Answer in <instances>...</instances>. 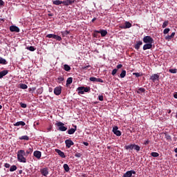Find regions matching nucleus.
Instances as JSON below:
<instances>
[{"label": "nucleus", "mask_w": 177, "mask_h": 177, "mask_svg": "<svg viewBox=\"0 0 177 177\" xmlns=\"http://www.w3.org/2000/svg\"><path fill=\"white\" fill-rule=\"evenodd\" d=\"M34 151V149L32 147H30L27 150L26 152L24 150H19L17 152V160L19 162H24L26 164L27 162V159L24 157L26 156H28V154H32V151Z\"/></svg>", "instance_id": "1"}, {"label": "nucleus", "mask_w": 177, "mask_h": 177, "mask_svg": "<svg viewBox=\"0 0 177 177\" xmlns=\"http://www.w3.org/2000/svg\"><path fill=\"white\" fill-rule=\"evenodd\" d=\"M55 127H57L59 131H61V132H66V131H67V127H64V123L62 122L55 123Z\"/></svg>", "instance_id": "2"}, {"label": "nucleus", "mask_w": 177, "mask_h": 177, "mask_svg": "<svg viewBox=\"0 0 177 177\" xmlns=\"http://www.w3.org/2000/svg\"><path fill=\"white\" fill-rule=\"evenodd\" d=\"M142 41L145 44H154V39L151 36H145Z\"/></svg>", "instance_id": "3"}, {"label": "nucleus", "mask_w": 177, "mask_h": 177, "mask_svg": "<svg viewBox=\"0 0 177 177\" xmlns=\"http://www.w3.org/2000/svg\"><path fill=\"white\" fill-rule=\"evenodd\" d=\"M46 38H53V39H56L57 41H62V37L57 35L48 34L46 35Z\"/></svg>", "instance_id": "4"}, {"label": "nucleus", "mask_w": 177, "mask_h": 177, "mask_svg": "<svg viewBox=\"0 0 177 177\" xmlns=\"http://www.w3.org/2000/svg\"><path fill=\"white\" fill-rule=\"evenodd\" d=\"M40 172L43 176H48L49 175V169L48 167H44L40 169Z\"/></svg>", "instance_id": "5"}, {"label": "nucleus", "mask_w": 177, "mask_h": 177, "mask_svg": "<svg viewBox=\"0 0 177 177\" xmlns=\"http://www.w3.org/2000/svg\"><path fill=\"white\" fill-rule=\"evenodd\" d=\"M150 80L153 82L156 81H160V73L153 74L150 77Z\"/></svg>", "instance_id": "6"}, {"label": "nucleus", "mask_w": 177, "mask_h": 177, "mask_svg": "<svg viewBox=\"0 0 177 177\" xmlns=\"http://www.w3.org/2000/svg\"><path fill=\"white\" fill-rule=\"evenodd\" d=\"M73 3H75V0L62 1V4H64V6H70V5H73Z\"/></svg>", "instance_id": "7"}, {"label": "nucleus", "mask_w": 177, "mask_h": 177, "mask_svg": "<svg viewBox=\"0 0 177 177\" xmlns=\"http://www.w3.org/2000/svg\"><path fill=\"white\" fill-rule=\"evenodd\" d=\"M10 31L11 32H20V28L15 25H12L10 26Z\"/></svg>", "instance_id": "8"}, {"label": "nucleus", "mask_w": 177, "mask_h": 177, "mask_svg": "<svg viewBox=\"0 0 177 177\" xmlns=\"http://www.w3.org/2000/svg\"><path fill=\"white\" fill-rule=\"evenodd\" d=\"M65 145L68 149H70V147H71L72 146H74V142H73L71 139L66 140Z\"/></svg>", "instance_id": "9"}, {"label": "nucleus", "mask_w": 177, "mask_h": 177, "mask_svg": "<svg viewBox=\"0 0 177 177\" xmlns=\"http://www.w3.org/2000/svg\"><path fill=\"white\" fill-rule=\"evenodd\" d=\"M132 174L133 175H136V171H133V170H130L127 171L122 177H132Z\"/></svg>", "instance_id": "10"}, {"label": "nucleus", "mask_w": 177, "mask_h": 177, "mask_svg": "<svg viewBox=\"0 0 177 177\" xmlns=\"http://www.w3.org/2000/svg\"><path fill=\"white\" fill-rule=\"evenodd\" d=\"M54 93L57 96H59L62 93V86H57L54 88Z\"/></svg>", "instance_id": "11"}, {"label": "nucleus", "mask_w": 177, "mask_h": 177, "mask_svg": "<svg viewBox=\"0 0 177 177\" xmlns=\"http://www.w3.org/2000/svg\"><path fill=\"white\" fill-rule=\"evenodd\" d=\"M113 132L115 135H116V136H121V131H120V130H118V127L115 126L113 128Z\"/></svg>", "instance_id": "12"}, {"label": "nucleus", "mask_w": 177, "mask_h": 177, "mask_svg": "<svg viewBox=\"0 0 177 177\" xmlns=\"http://www.w3.org/2000/svg\"><path fill=\"white\" fill-rule=\"evenodd\" d=\"M73 128L68 130V135H74L75 133V131H77V125L73 124Z\"/></svg>", "instance_id": "13"}, {"label": "nucleus", "mask_w": 177, "mask_h": 177, "mask_svg": "<svg viewBox=\"0 0 177 177\" xmlns=\"http://www.w3.org/2000/svg\"><path fill=\"white\" fill-rule=\"evenodd\" d=\"M153 48V44L151 43H145V44L143 46V50H147V49H151Z\"/></svg>", "instance_id": "14"}, {"label": "nucleus", "mask_w": 177, "mask_h": 177, "mask_svg": "<svg viewBox=\"0 0 177 177\" xmlns=\"http://www.w3.org/2000/svg\"><path fill=\"white\" fill-rule=\"evenodd\" d=\"M120 28L127 29V28H131L132 27V24H131L129 21H125L124 26H120Z\"/></svg>", "instance_id": "15"}, {"label": "nucleus", "mask_w": 177, "mask_h": 177, "mask_svg": "<svg viewBox=\"0 0 177 177\" xmlns=\"http://www.w3.org/2000/svg\"><path fill=\"white\" fill-rule=\"evenodd\" d=\"M55 151L57 153L58 156L62 158H66V155L64 154V152L62 151V150L56 149Z\"/></svg>", "instance_id": "16"}, {"label": "nucleus", "mask_w": 177, "mask_h": 177, "mask_svg": "<svg viewBox=\"0 0 177 177\" xmlns=\"http://www.w3.org/2000/svg\"><path fill=\"white\" fill-rule=\"evenodd\" d=\"M33 156L35 157H36V158H38V160H39V158H41V156H42L41 151H35L33 153Z\"/></svg>", "instance_id": "17"}, {"label": "nucleus", "mask_w": 177, "mask_h": 177, "mask_svg": "<svg viewBox=\"0 0 177 177\" xmlns=\"http://www.w3.org/2000/svg\"><path fill=\"white\" fill-rule=\"evenodd\" d=\"M143 45V42L142 41H138L136 42V44L134 46L135 49L139 50L140 49V46Z\"/></svg>", "instance_id": "18"}, {"label": "nucleus", "mask_w": 177, "mask_h": 177, "mask_svg": "<svg viewBox=\"0 0 177 177\" xmlns=\"http://www.w3.org/2000/svg\"><path fill=\"white\" fill-rule=\"evenodd\" d=\"M8 73H9L8 70H4V71L0 72V80H1V78H3V77H5V75H6L8 74Z\"/></svg>", "instance_id": "19"}, {"label": "nucleus", "mask_w": 177, "mask_h": 177, "mask_svg": "<svg viewBox=\"0 0 177 177\" xmlns=\"http://www.w3.org/2000/svg\"><path fill=\"white\" fill-rule=\"evenodd\" d=\"M20 125H21V127H24V125H26V122L19 121L14 124V127H20Z\"/></svg>", "instance_id": "20"}, {"label": "nucleus", "mask_w": 177, "mask_h": 177, "mask_svg": "<svg viewBox=\"0 0 177 177\" xmlns=\"http://www.w3.org/2000/svg\"><path fill=\"white\" fill-rule=\"evenodd\" d=\"M133 150H136L137 153L140 151V147L138 145L133 144Z\"/></svg>", "instance_id": "21"}, {"label": "nucleus", "mask_w": 177, "mask_h": 177, "mask_svg": "<svg viewBox=\"0 0 177 177\" xmlns=\"http://www.w3.org/2000/svg\"><path fill=\"white\" fill-rule=\"evenodd\" d=\"M125 150H133V144L124 146Z\"/></svg>", "instance_id": "22"}, {"label": "nucleus", "mask_w": 177, "mask_h": 177, "mask_svg": "<svg viewBox=\"0 0 177 177\" xmlns=\"http://www.w3.org/2000/svg\"><path fill=\"white\" fill-rule=\"evenodd\" d=\"M78 94L79 95H84V86H80L77 88Z\"/></svg>", "instance_id": "23"}, {"label": "nucleus", "mask_w": 177, "mask_h": 177, "mask_svg": "<svg viewBox=\"0 0 177 177\" xmlns=\"http://www.w3.org/2000/svg\"><path fill=\"white\" fill-rule=\"evenodd\" d=\"M100 34H101V37H106L107 35V30H99Z\"/></svg>", "instance_id": "24"}, {"label": "nucleus", "mask_w": 177, "mask_h": 177, "mask_svg": "<svg viewBox=\"0 0 177 177\" xmlns=\"http://www.w3.org/2000/svg\"><path fill=\"white\" fill-rule=\"evenodd\" d=\"M174 37H175V32H172L171 35H168L165 37V39H167V41H171V38H174Z\"/></svg>", "instance_id": "25"}, {"label": "nucleus", "mask_w": 177, "mask_h": 177, "mask_svg": "<svg viewBox=\"0 0 177 177\" xmlns=\"http://www.w3.org/2000/svg\"><path fill=\"white\" fill-rule=\"evenodd\" d=\"M71 84H73V77H68L66 80V86H68Z\"/></svg>", "instance_id": "26"}, {"label": "nucleus", "mask_w": 177, "mask_h": 177, "mask_svg": "<svg viewBox=\"0 0 177 177\" xmlns=\"http://www.w3.org/2000/svg\"><path fill=\"white\" fill-rule=\"evenodd\" d=\"M20 140H30V137L28 136H22L21 137H19Z\"/></svg>", "instance_id": "27"}, {"label": "nucleus", "mask_w": 177, "mask_h": 177, "mask_svg": "<svg viewBox=\"0 0 177 177\" xmlns=\"http://www.w3.org/2000/svg\"><path fill=\"white\" fill-rule=\"evenodd\" d=\"M53 5H62V3H63V1H60V0H56V1H53Z\"/></svg>", "instance_id": "28"}, {"label": "nucleus", "mask_w": 177, "mask_h": 177, "mask_svg": "<svg viewBox=\"0 0 177 177\" xmlns=\"http://www.w3.org/2000/svg\"><path fill=\"white\" fill-rule=\"evenodd\" d=\"M126 75H127V71L126 70L122 71L120 73V78H125Z\"/></svg>", "instance_id": "29"}, {"label": "nucleus", "mask_w": 177, "mask_h": 177, "mask_svg": "<svg viewBox=\"0 0 177 177\" xmlns=\"http://www.w3.org/2000/svg\"><path fill=\"white\" fill-rule=\"evenodd\" d=\"M26 49L28 50H30V52H34L35 50H36L37 48L35 47L32 46H28L26 48Z\"/></svg>", "instance_id": "30"}, {"label": "nucleus", "mask_w": 177, "mask_h": 177, "mask_svg": "<svg viewBox=\"0 0 177 177\" xmlns=\"http://www.w3.org/2000/svg\"><path fill=\"white\" fill-rule=\"evenodd\" d=\"M0 64H8V62H6V59L2 58V57H0Z\"/></svg>", "instance_id": "31"}, {"label": "nucleus", "mask_w": 177, "mask_h": 177, "mask_svg": "<svg viewBox=\"0 0 177 177\" xmlns=\"http://www.w3.org/2000/svg\"><path fill=\"white\" fill-rule=\"evenodd\" d=\"M64 70H65V71H70V70H71V67H70V66H68V64H64Z\"/></svg>", "instance_id": "32"}, {"label": "nucleus", "mask_w": 177, "mask_h": 177, "mask_svg": "<svg viewBox=\"0 0 177 177\" xmlns=\"http://www.w3.org/2000/svg\"><path fill=\"white\" fill-rule=\"evenodd\" d=\"M64 169L66 172H68L70 171V167H68V165L64 164Z\"/></svg>", "instance_id": "33"}, {"label": "nucleus", "mask_w": 177, "mask_h": 177, "mask_svg": "<svg viewBox=\"0 0 177 177\" xmlns=\"http://www.w3.org/2000/svg\"><path fill=\"white\" fill-rule=\"evenodd\" d=\"M83 91H84V92L89 93V92H91V87H89V86H88V87L83 86Z\"/></svg>", "instance_id": "34"}, {"label": "nucleus", "mask_w": 177, "mask_h": 177, "mask_svg": "<svg viewBox=\"0 0 177 177\" xmlns=\"http://www.w3.org/2000/svg\"><path fill=\"white\" fill-rule=\"evenodd\" d=\"M19 88L21 89H27V88H28V86H27V84H19Z\"/></svg>", "instance_id": "35"}, {"label": "nucleus", "mask_w": 177, "mask_h": 177, "mask_svg": "<svg viewBox=\"0 0 177 177\" xmlns=\"http://www.w3.org/2000/svg\"><path fill=\"white\" fill-rule=\"evenodd\" d=\"M17 169V167L16 165H12L10 168V172H14V171H16Z\"/></svg>", "instance_id": "36"}, {"label": "nucleus", "mask_w": 177, "mask_h": 177, "mask_svg": "<svg viewBox=\"0 0 177 177\" xmlns=\"http://www.w3.org/2000/svg\"><path fill=\"white\" fill-rule=\"evenodd\" d=\"M98 34H100L99 30H95L93 35L94 37V38H97V35Z\"/></svg>", "instance_id": "37"}, {"label": "nucleus", "mask_w": 177, "mask_h": 177, "mask_svg": "<svg viewBox=\"0 0 177 177\" xmlns=\"http://www.w3.org/2000/svg\"><path fill=\"white\" fill-rule=\"evenodd\" d=\"M61 34L62 37H66V35H68L70 34V32H68V30H66L64 32H61Z\"/></svg>", "instance_id": "38"}, {"label": "nucleus", "mask_w": 177, "mask_h": 177, "mask_svg": "<svg viewBox=\"0 0 177 177\" xmlns=\"http://www.w3.org/2000/svg\"><path fill=\"white\" fill-rule=\"evenodd\" d=\"M169 23V21H165V22H163L162 25V28H165L168 26Z\"/></svg>", "instance_id": "39"}, {"label": "nucleus", "mask_w": 177, "mask_h": 177, "mask_svg": "<svg viewBox=\"0 0 177 177\" xmlns=\"http://www.w3.org/2000/svg\"><path fill=\"white\" fill-rule=\"evenodd\" d=\"M42 92H44V88H42V87L38 88L37 91V93L39 95L42 94Z\"/></svg>", "instance_id": "40"}, {"label": "nucleus", "mask_w": 177, "mask_h": 177, "mask_svg": "<svg viewBox=\"0 0 177 177\" xmlns=\"http://www.w3.org/2000/svg\"><path fill=\"white\" fill-rule=\"evenodd\" d=\"M151 156L152 157H158V156H160V154H159L158 153H157V152H152V153H151Z\"/></svg>", "instance_id": "41"}, {"label": "nucleus", "mask_w": 177, "mask_h": 177, "mask_svg": "<svg viewBox=\"0 0 177 177\" xmlns=\"http://www.w3.org/2000/svg\"><path fill=\"white\" fill-rule=\"evenodd\" d=\"M57 80H58L59 84H60L61 82H63V81H64V77H59L57 78Z\"/></svg>", "instance_id": "42"}, {"label": "nucleus", "mask_w": 177, "mask_h": 177, "mask_svg": "<svg viewBox=\"0 0 177 177\" xmlns=\"http://www.w3.org/2000/svg\"><path fill=\"white\" fill-rule=\"evenodd\" d=\"M165 138L167 139V140H172V137H171V136L168 135V134H165Z\"/></svg>", "instance_id": "43"}, {"label": "nucleus", "mask_w": 177, "mask_h": 177, "mask_svg": "<svg viewBox=\"0 0 177 177\" xmlns=\"http://www.w3.org/2000/svg\"><path fill=\"white\" fill-rule=\"evenodd\" d=\"M97 78L95 77H91L89 78V80L91 81V82H96Z\"/></svg>", "instance_id": "44"}, {"label": "nucleus", "mask_w": 177, "mask_h": 177, "mask_svg": "<svg viewBox=\"0 0 177 177\" xmlns=\"http://www.w3.org/2000/svg\"><path fill=\"white\" fill-rule=\"evenodd\" d=\"M82 156V153H81L77 152V153H75V157H77V158H80Z\"/></svg>", "instance_id": "45"}, {"label": "nucleus", "mask_w": 177, "mask_h": 177, "mask_svg": "<svg viewBox=\"0 0 177 177\" xmlns=\"http://www.w3.org/2000/svg\"><path fill=\"white\" fill-rule=\"evenodd\" d=\"M19 105L21 106V107H22V109H26L27 108V104H24L23 102H20Z\"/></svg>", "instance_id": "46"}, {"label": "nucleus", "mask_w": 177, "mask_h": 177, "mask_svg": "<svg viewBox=\"0 0 177 177\" xmlns=\"http://www.w3.org/2000/svg\"><path fill=\"white\" fill-rule=\"evenodd\" d=\"M176 71L177 69L176 68H174V69H169V73H171V74H176Z\"/></svg>", "instance_id": "47"}, {"label": "nucleus", "mask_w": 177, "mask_h": 177, "mask_svg": "<svg viewBox=\"0 0 177 177\" xmlns=\"http://www.w3.org/2000/svg\"><path fill=\"white\" fill-rule=\"evenodd\" d=\"M133 75H135L136 77H142V74H140V73H133Z\"/></svg>", "instance_id": "48"}, {"label": "nucleus", "mask_w": 177, "mask_h": 177, "mask_svg": "<svg viewBox=\"0 0 177 177\" xmlns=\"http://www.w3.org/2000/svg\"><path fill=\"white\" fill-rule=\"evenodd\" d=\"M170 29L169 28H165L163 31V34L166 35L168 34V32H169Z\"/></svg>", "instance_id": "49"}, {"label": "nucleus", "mask_w": 177, "mask_h": 177, "mask_svg": "<svg viewBox=\"0 0 177 177\" xmlns=\"http://www.w3.org/2000/svg\"><path fill=\"white\" fill-rule=\"evenodd\" d=\"M117 71H118V69L115 68V69H113V70L112 71L111 74H112L113 75H115L117 74Z\"/></svg>", "instance_id": "50"}, {"label": "nucleus", "mask_w": 177, "mask_h": 177, "mask_svg": "<svg viewBox=\"0 0 177 177\" xmlns=\"http://www.w3.org/2000/svg\"><path fill=\"white\" fill-rule=\"evenodd\" d=\"M37 87H32L29 88V92H34L35 91H36Z\"/></svg>", "instance_id": "51"}, {"label": "nucleus", "mask_w": 177, "mask_h": 177, "mask_svg": "<svg viewBox=\"0 0 177 177\" xmlns=\"http://www.w3.org/2000/svg\"><path fill=\"white\" fill-rule=\"evenodd\" d=\"M98 99H99V100H100V102H103V100H104V97H103V95H99V96H98Z\"/></svg>", "instance_id": "52"}, {"label": "nucleus", "mask_w": 177, "mask_h": 177, "mask_svg": "<svg viewBox=\"0 0 177 177\" xmlns=\"http://www.w3.org/2000/svg\"><path fill=\"white\" fill-rule=\"evenodd\" d=\"M138 91H140V92H142V93L146 92V89H145V88H138Z\"/></svg>", "instance_id": "53"}, {"label": "nucleus", "mask_w": 177, "mask_h": 177, "mask_svg": "<svg viewBox=\"0 0 177 177\" xmlns=\"http://www.w3.org/2000/svg\"><path fill=\"white\" fill-rule=\"evenodd\" d=\"M89 67H91V65H87L86 66H83L82 67V69L83 70H87L88 68H89Z\"/></svg>", "instance_id": "54"}, {"label": "nucleus", "mask_w": 177, "mask_h": 177, "mask_svg": "<svg viewBox=\"0 0 177 177\" xmlns=\"http://www.w3.org/2000/svg\"><path fill=\"white\" fill-rule=\"evenodd\" d=\"M4 167L5 168H10V165L9 163H5Z\"/></svg>", "instance_id": "55"}, {"label": "nucleus", "mask_w": 177, "mask_h": 177, "mask_svg": "<svg viewBox=\"0 0 177 177\" xmlns=\"http://www.w3.org/2000/svg\"><path fill=\"white\" fill-rule=\"evenodd\" d=\"M96 82H102V83H103L104 81H103V80H102L101 78H97Z\"/></svg>", "instance_id": "56"}, {"label": "nucleus", "mask_w": 177, "mask_h": 177, "mask_svg": "<svg viewBox=\"0 0 177 177\" xmlns=\"http://www.w3.org/2000/svg\"><path fill=\"white\" fill-rule=\"evenodd\" d=\"M0 6H5V2L2 0H0Z\"/></svg>", "instance_id": "57"}, {"label": "nucleus", "mask_w": 177, "mask_h": 177, "mask_svg": "<svg viewBox=\"0 0 177 177\" xmlns=\"http://www.w3.org/2000/svg\"><path fill=\"white\" fill-rule=\"evenodd\" d=\"M149 143H150V141H149V140L144 142V145H149Z\"/></svg>", "instance_id": "58"}, {"label": "nucleus", "mask_w": 177, "mask_h": 177, "mask_svg": "<svg viewBox=\"0 0 177 177\" xmlns=\"http://www.w3.org/2000/svg\"><path fill=\"white\" fill-rule=\"evenodd\" d=\"M116 68H118V69L122 68V64L117 65Z\"/></svg>", "instance_id": "59"}, {"label": "nucleus", "mask_w": 177, "mask_h": 177, "mask_svg": "<svg viewBox=\"0 0 177 177\" xmlns=\"http://www.w3.org/2000/svg\"><path fill=\"white\" fill-rule=\"evenodd\" d=\"M83 145H84V146H89V143H88L86 142H84Z\"/></svg>", "instance_id": "60"}, {"label": "nucleus", "mask_w": 177, "mask_h": 177, "mask_svg": "<svg viewBox=\"0 0 177 177\" xmlns=\"http://www.w3.org/2000/svg\"><path fill=\"white\" fill-rule=\"evenodd\" d=\"M174 97L175 99H177V92H176L174 94Z\"/></svg>", "instance_id": "61"}, {"label": "nucleus", "mask_w": 177, "mask_h": 177, "mask_svg": "<svg viewBox=\"0 0 177 177\" xmlns=\"http://www.w3.org/2000/svg\"><path fill=\"white\" fill-rule=\"evenodd\" d=\"M95 20H96V18H93V19L91 20L92 23H93Z\"/></svg>", "instance_id": "62"}, {"label": "nucleus", "mask_w": 177, "mask_h": 177, "mask_svg": "<svg viewBox=\"0 0 177 177\" xmlns=\"http://www.w3.org/2000/svg\"><path fill=\"white\" fill-rule=\"evenodd\" d=\"M175 153H177V147L174 149Z\"/></svg>", "instance_id": "63"}, {"label": "nucleus", "mask_w": 177, "mask_h": 177, "mask_svg": "<svg viewBox=\"0 0 177 177\" xmlns=\"http://www.w3.org/2000/svg\"><path fill=\"white\" fill-rule=\"evenodd\" d=\"M23 171L22 170H19V174H22Z\"/></svg>", "instance_id": "64"}]
</instances>
